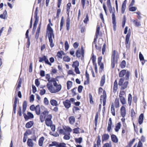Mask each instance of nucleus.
I'll return each instance as SVG.
<instances>
[{
	"label": "nucleus",
	"instance_id": "1",
	"mask_svg": "<svg viewBox=\"0 0 147 147\" xmlns=\"http://www.w3.org/2000/svg\"><path fill=\"white\" fill-rule=\"evenodd\" d=\"M119 58V55L117 52L116 55V51L114 50L112 52L111 57V67L113 69L115 66V62L117 63Z\"/></svg>",
	"mask_w": 147,
	"mask_h": 147
},
{
	"label": "nucleus",
	"instance_id": "2",
	"mask_svg": "<svg viewBox=\"0 0 147 147\" xmlns=\"http://www.w3.org/2000/svg\"><path fill=\"white\" fill-rule=\"evenodd\" d=\"M84 51L82 46L81 47V49L79 48L76 51V55L77 57L80 58L81 55V59L83 60L84 59Z\"/></svg>",
	"mask_w": 147,
	"mask_h": 147
},
{
	"label": "nucleus",
	"instance_id": "3",
	"mask_svg": "<svg viewBox=\"0 0 147 147\" xmlns=\"http://www.w3.org/2000/svg\"><path fill=\"white\" fill-rule=\"evenodd\" d=\"M38 7H37L35 9L34 13V21L33 23V28H36L38 23L39 21V17L38 16Z\"/></svg>",
	"mask_w": 147,
	"mask_h": 147
},
{
	"label": "nucleus",
	"instance_id": "4",
	"mask_svg": "<svg viewBox=\"0 0 147 147\" xmlns=\"http://www.w3.org/2000/svg\"><path fill=\"white\" fill-rule=\"evenodd\" d=\"M103 95H101L100 96V101L101 102V104L102 101V99L103 98L102 105L104 107L106 105L107 97V94L105 90H103Z\"/></svg>",
	"mask_w": 147,
	"mask_h": 147
},
{
	"label": "nucleus",
	"instance_id": "5",
	"mask_svg": "<svg viewBox=\"0 0 147 147\" xmlns=\"http://www.w3.org/2000/svg\"><path fill=\"white\" fill-rule=\"evenodd\" d=\"M54 33L53 29L50 26L49 24H48L47 26L46 30V35H48V37L49 36L50 37L52 34Z\"/></svg>",
	"mask_w": 147,
	"mask_h": 147
},
{
	"label": "nucleus",
	"instance_id": "6",
	"mask_svg": "<svg viewBox=\"0 0 147 147\" xmlns=\"http://www.w3.org/2000/svg\"><path fill=\"white\" fill-rule=\"evenodd\" d=\"M18 100V98L16 96L15 97L13 104V112L12 113V115H13V114H15L16 113L17 107V104Z\"/></svg>",
	"mask_w": 147,
	"mask_h": 147
},
{
	"label": "nucleus",
	"instance_id": "7",
	"mask_svg": "<svg viewBox=\"0 0 147 147\" xmlns=\"http://www.w3.org/2000/svg\"><path fill=\"white\" fill-rule=\"evenodd\" d=\"M47 87L50 92L52 93H54L55 88L53 87L52 83L51 82H48L47 84Z\"/></svg>",
	"mask_w": 147,
	"mask_h": 147
},
{
	"label": "nucleus",
	"instance_id": "8",
	"mask_svg": "<svg viewBox=\"0 0 147 147\" xmlns=\"http://www.w3.org/2000/svg\"><path fill=\"white\" fill-rule=\"evenodd\" d=\"M25 121H27L29 119H31L34 118L33 114L31 112L27 111V115H26L24 117Z\"/></svg>",
	"mask_w": 147,
	"mask_h": 147
},
{
	"label": "nucleus",
	"instance_id": "9",
	"mask_svg": "<svg viewBox=\"0 0 147 147\" xmlns=\"http://www.w3.org/2000/svg\"><path fill=\"white\" fill-rule=\"evenodd\" d=\"M63 103L64 106L66 109H68L71 107V104L70 103V102L68 99H66L65 101H63Z\"/></svg>",
	"mask_w": 147,
	"mask_h": 147
},
{
	"label": "nucleus",
	"instance_id": "10",
	"mask_svg": "<svg viewBox=\"0 0 147 147\" xmlns=\"http://www.w3.org/2000/svg\"><path fill=\"white\" fill-rule=\"evenodd\" d=\"M52 37L53 38H55V35L54 33L52 34L51 37L49 36L48 37V39L50 44V46L51 48H53L55 45L53 43V40L52 38Z\"/></svg>",
	"mask_w": 147,
	"mask_h": 147
},
{
	"label": "nucleus",
	"instance_id": "11",
	"mask_svg": "<svg viewBox=\"0 0 147 147\" xmlns=\"http://www.w3.org/2000/svg\"><path fill=\"white\" fill-rule=\"evenodd\" d=\"M27 101L26 100H24L22 105V113L24 117L26 115V114L25 113V112L27 108Z\"/></svg>",
	"mask_w": 147,
	"mask_h": 147
},
{
	"label": "nucleus",
	"instance_id": "12",
	"mask_svg": "<svg viewBox=\"0 0 147 147\" xmlns=\"http://www.w3.org/2000/svg\"><path fill=\"white\" fill-rule=\"evenodd\" d=\"M120 113L122 117L123 118L125 117L126 114V110L125 107L124 106H122L121 108Z\"/></svg>",
	"mask_w": 147,
	"mask_h": 147
},
{
	"label": "nucleus",
	"instance_id": "13",
	"mask_svg": "<svg viewBox=\"0 0 147 147\" xmlns=\"http://www.w3.org/2000/svg\"><path fill=\"white\" fill-rule=\"evenodd\" d=\"M69 13H67V15L66 20V30H69L70 27V19L69 17Z\"/></svg>",
	"mask_w": 147,
	"mask_h": 147
},
{
	"label": "nucleus",
	"instance_id": "14",
	"mask_svg": "<svg viewBox=\"0 0 147 147\" xmlns=\"http://www.w3.org/2000/svg\"><path fill=\"white\" fill-rule=\"evenodd\" d=\"M127 3V0H124L122 3L121 7V12L123 14L125 11L126 7V4Z\"/></svg>",
	"mask_w": 147,
	"mask_h": 147
},
{
	"label": "nucleus",
	"instance_id": "15",
	"mask_svg": "<svg viewBox=\"0 0 147 147\" xmlns=\"http://www.w3.org/2000/svg\"><path fill=\"white\" fill-rule=\"evenodd\" d=\"M48 59L47 56L45 55H43L42 57H39V61L40 62H42L44 61L45 63Z\"/></svg>",
	"mask_w": 147,
	"mask_h": 147
},
{
	"label": "nucleus",
	"instance_id": "16",
	"mask_svg": "<svg viewBox=\"0 0 147 147\" xmlns=\"http://www.w3.org/2000/svg\"><path fill=\"white\" fill-rule=\"evenodd\" d=\"M144 118V115L143 113H141L140 114L138 120V122L139 124L141 125L143 121Z\"/></svg>",
	"mask_w": 147,
	"mask_h": 147
},
{
	"label": "nucleus",
	"instance_id": "17",
	"mask_svg": "<svg viewBox=\"0 0 147 147\" xmlns=\"http://www.w3.org/2000/svg\"><path fill=\"white\" fill-rule=\"evenodd\" d=\"M111 140L113 142L115 143L118 142V139L116 135L112 134L111 135Z\"/></svg>",
	"mask_w": 147,
	"mask_h": 147
},
{
	"label": "nucleus",
	"instance_id": "18",
	"mask_svg": "<svg viewBox=\"0 0 147 147\" xmlns=\"http://www.w3.org/2000/svg\"><path fill=\"white\" fill-rule=\"evenodd\" d=\"M109 138V136L108 134H104L102 136V142L107 140Z\"/></svg>",
	"mask_w": 147,
	"mask_h": 147
},
{
	"label": "nucleus",
	"instance_id": "19",
	"mask_svg": "<svg viewBox=\"0 0 147 147\" xmlns=\"http://www.w3.org/2000/svg\"><path fill=\"white\" fill-rule=\"evenodd\" d=\"M7 12L6 9H5L3 13L0 15V18L5 20L7 19Z\"/></svg>",
	"mask_w": 147,
	"mask_h": 147
},
{
	"label": "nucleus",
	"instance_id": "20",
	"mask_svg": "<svg viewBox=\"0 0 147 147\" xmlns=\"http://www.w3.org/2000/svg\"><path fill=\"white\" fill-rule=\"evenodd\" d=\"M34 124V122L33 121H30L27 122L25 125L26 127L27 128H31Z\"/></svg>",
	"mask_w": 147,
	"mask_h": 147
},
{
	"label": "nucleus",
	"instance_id": "21",
	"mask_svg": "<svg viewBox=\"0 0 147 147\" xmlns=\"http://www.w3.org/2000/svg\"><path fill=\"white\" fill-rule=\"evenodd\" d=\"M98 112H97L96 114V115L94 119V124L95 127L94 128V130H96V129L98 123Z\"/></svg>",
	"mask_w": 147,
	"mask_h": 147
},
{
	"label": "nucleus",
	"instance_id": "22",
	"mask_svg": "<svg viewBox=\"0 0 147 147\" xmlns=\"http://www.w3.org/2000/svg\"><path fill=\"white\" fill-rule=\"evenodd\" d=\"M27 144L28 146L29 147H33L34 146V143L32 139L30 138L28 139Z\"/></svg>",
	"mask_w": 147,
	"mask_h": 147
},
{
	"label": "nucleus",
	"instance_id": "23",
	"mask_svg": "<svg viewBox=\"0 0 147 147\" xmlns=\"http://www.w3.org/2000/svg\"><path fill=\"white\" fill-rule=\"evenodd\" d=\"M58 81L59 80L57 79H56L55 78L53 77L51 78V83L52 82L53 83V85L55 87L59 85L57 82V81Z\"/></svg>",
	"mask_w": 147,
	"mask_h": 147
},
{
	"label": "nucleus",
	"instance_id": "24",
	"mask_svg": "<svg viewBox=\"0 0 147 147\" xmlns=\"http://www.w3.org/2000/svg\"><path fill=\"white\" fill-rule=\"evenodd\" d=\"M126 70H127L125 69L121 70L119 74V77L121 78L123 77L126 73Z\"/></svg>",
	"mask_w": 147,
	"mask_h": 147
},
{
	"label": "nucleus",
	"instance_id": "25",
	"mask_svg": "<svg viewBox=\"0 0 147 147\" xmlns=\"http://www.w3.org/2000/svg\"><path fill=\"white\" fill-rule=\"evenodd\" d=\"M121 126V124L120 122H119L117 124L115 128V130L116 132H118L119 131L120 129Z\"/></svg>",
	"mask_w": 147,
	"mask_h": 147
},
{
	"label": "nucleus",
	"instance_id": "26",
	"mask_svg": "<svg viewBox=\"0 0 147 147\" xmlns=\"http://www.w3.org/2000/svg\"><path fill=\"white\" fill-rule=\"evenodd\" d=\"M118 88V84L117 80L116 79L114 82L113 87V91L114 92H115Z\"/></svg>",
	"mask_w": 147,
	"mask_h": 147
},
{
	"label": "nucleus",
	"instance_id": "27",
	"mask_svg": "<svg viewBox=\"0 0 147 147\" xmlns=\"http://www.w3.org/2000/svg\"><path fill=\"white\" fill-rule=\"evenodd\" d=\"M105 75H104L101 77V80L100 81V86L102 87L104 86L105 83Z\"/></svg>",
	"mask_w": 147,
	"mask_h": 147
},
{
	"label": "nucleus",
	"instance_id": "28",
	"mask_svg": "<svg viewBox=\"0 0 147 147\" xmlns=\"http://www.w3.org/2000/svg\"><path fill=\"white\" fill-rule=\"evenodd\" d=\"M59 142L56 141H52L51 144H49V147H52L53 146H55L56 147H58L59 144Z\"/></svg>",
	"mask_w": 147,
	"mask_h": 147
},
{
	"label": "nucleus",
	"instance_id": "29",
	"mask_svg": "<svg viewBox=\"0 0 147 147\" xmlns=\"http://www.w3.org/2000/svg\"><path fill=\"white\" fill-rule=\"evenodd\" d=\"M50 103L51 105L53 106H57L58 105L57 101L55 99H51Z\"/></svg>",
	"mask_w": 147,
	"mask_h": 147
},
{
	"label": "nucleus",
	"instance_id": "30",
	"mask_svg": "<svg viewBox=\"0 0 147 147\" xmlns=\"http://www.w3.org/2000/svg\"><path fill=\"white\" fill-rule=\"evenodd\" d=\"M56 89L54 90V93H56L59 92L61 90L62 86L61 84H59L57 86L55 87Z\"/></svg>",
	"mask_w": 147,
	"mask_h": 147
},
{
	"label": "nucleus",
	"instance_id": "31",
	"mask_svg": "<svg viewBox=\"0 0 147 147\" xmlns=\"http://www.w3.org/2000/svg\"><path fill=\"white\" fill-rule=\"evenodd\" d=\"M45 138L43 136H42L38 140V145L40 146H42L43 145V141L44 140Z\"/></svg>",
	"mask_w": 147,
	"mask_h": 147
},
{
	"label": "nucleus",
	"instance_id": "32",
	"mask_svg": "<svg viewBox=\"0 0 147 147\" xmlns=\"http://www.w3.org/2000/svg\"><path fill=\"white\" fill-rule=\"evenodd\" d=\"M69 121L70 124H73L75 121V117L73 116H70L69 118Z\"/></svg>",
	"mask_w": 147,
	"mask_h": 147
},
{
	"label": "nucleus",
	"instance_id": "33",
	"mask_svg": "<svg viewBox=\"0 0 147 147\" xmlns=\"http://www.w3.org/2000/svg\"><path fill=\"white\" fill-rule=\"evenodd\" d=\"M111 111L112 115L113 116H115V109L114 103L112 102L111 105Z\"/></svg>",
	"mask_w": 147,
	"mask_h": 147
},
{
	"label": "nucleus",
	"instance_id": "34",
	"mask_svg": "<svg viewBox=\"0 0 147 147\" xmlns=\"http://www.w3.org/2000/svg\"><path fill=\"white\" fill-rule=\"evenodd\" d=\"M65 131L67 133H69L71 132L72 129L69 126H65V127H63Z\"/></svg>",
	"mask_w": 147,
	"mask_h": 147
},
{
	"label": "nucleus",
	"instance_id": "35",
	"mask_svg": "<svg viewBox=\"0 0 147 147\" xmlns=\"http://www.w3.org/2000/svg\"><path fill=\"white\" fill-rule=\"evenodd\" d=\"M79 65V62L78 60H76L74 61L72 65V67L74 68H78Z\"/></svg>",
	"mask_w": 147,
	"mask_h": 147
},
{
	"label": "nucleus",
	"instance_id": "36",
	"mask_svg": "<svg viewBox=\"0 0 147 147\" xmlns=\"http://www.w3.org/2000/svg\"><path fill=\"white\" fill-rule=\"evenodd\" d=\"M129 38H125V43L126 45V47L127 49H129L130 47V42L129 43Z\"/></svg>",
	"mask_w": 147,
	"mask_h": 147
},
{
	"label": "nucleus",
	"instance_id": "37",
	"mask_svg": "<svg viewBox=\"0 0 147 147\" xmlns=\"http://www.w3.org/2000/svg\"><path fill=\"white\" fill-rule=\"evenodd\" d=\"M73 82L72 81L68 80L67 82V89L69 90L70 89L72 85Z\"/></svg>",
	"mask_w": 147,
	"mask_h": 147
},
{
	"label": "nucleus",
	"instance_id": "38",
	"mask_svg": "<svg viewBox=\"0 0 147 147\" xmlns=\"http://www.w3.org/2000/svg\"><path fill=\"white\" fill-rule=\"evenodd\" d=\"M74 140L76 142L80 144L82 142L83 138L82 137H80L78 138H76Z\"/></svg>",
	"mask_w": 147,
	"mask_h": 147
},
{
	"label": "nucleus",
	"instance_id": "39",
	"mask_svg": "<svg viewBox=\"0 0 147 147\" xmlns=\"http://www.w3.org/2000/svg\"><path fill=\"white\" fill-rule=\"evenodd\" d=\"M135 140V139L134 138H133L129 142L127 145L125 147H131Z\"/></svg>",
	"mask_w": 147,
	"mask_h": 147
},
{
	"label": "nucleus",
	"instance_id": "40",
	"mask_svg": "<svg viewBox=\"0 0 147 147\" xmlns=\"http://www.w3.org/2000/svg\"><path fill=\"white\" fill-rule=\"evenodd\" d=\"M64 136L63 137L64 139L65 140H69L70 138V133H64Z\"/></svg>",
	"mask_w": 147,
	"mask_h": 147
},
{
	"label": "nucleus",
	"instance_id": "41",
	"mask_svg": "<svg viewBox=\"0 0 147 147\" xmlns=\"http://www.w3.org/2000/svg\"><path fill=\"white\" fill-rule=\"evenodd\" d=\"M115 105L116 108H118L119 107V98H116L115 99Z\"/></svg>",
	"mask_w": 147,
	"mask_h": 147
},
{
	"label": "nucleus",
	"instance_id": "42",
	"mask_svg": "<svg viewBox=\"0 0 147 147\" xmlns=\"http://www.w3.org/2000/svg\"><path fill=\"white\" fill-rule=\"evenodd\" d=\"M112 22L113 24V29L114 31L116 30V18L112 19Z\"/></svg>",
	"mask_w": 147,
	"mask_h": 147
},
{
	"label": "nucleus",
	"instance_id": "43",
	"mask_svg": "<svg viewBox=\"0 0 147 147\" xmlns=\"http://www.w3.org/2000/svg\"><path fill=\"white\" fill-rule=\"evenodd\" d=\"M37 109V111L36 110V113L37 115H39L40 114V105L38 104L36 106Z\"/></svg>",
	"mask_w": 147,
	"mask_h": 147
},
{
	"label": "nucleus",
	"instance_id": "44",
	"mask_svg": "<svg viewBox=\"0 0 147 147\" xmlns=\"http://www.w3.org/2000/svg\"><path fill=\"white\" fill-rule=\"evenodd\" d=\"M97 138L96 143L97 147H99V146L100 145V142H101L100 136L98 135L97 137Z\"/></svg>",
	"mask_w": 147,
	"mask_h": 147
},
{
	"label": "nucleus",
	"instance_id": "45",
	"mask_svg": "<svg viewBox=\"0 0 147 147\" xmlns=\"http://www.w3.org/2000/svg\"><path fill=\"white\" fill-rule=\"evenodd\" d=\"M120 65L121 68H124L125 67L126 65V62L125 60H123L120 63Z\"/></svg>",
	"mask_w": 147,
	"mask_h": 147
},
{
	"label": "nucleus",
	"instance_id": "46",
	"mask_svg": "<svg viewBox=\"0 0 147 147\" xmlns=\"http://www.w3.org/2000/svg\"><path fill=\"white\" fill-rule=\"evenodd\" d=\"M137 7H136L129 5V11L134 12L135 11Z\"/></svg>",
	"mask_w": 147,
	"mask_h": 147
},
{
	"label": "nucleus",
	"instance_id": "47",
	"mask_svg": "<svg viewBox=\"0 0 147 147\" xmlns=\"http://www.w3.org/2000/svg\"><path fill=\"white\" fill-rule=\"evenodd\" d=\"M119 98L120 101L122 105H124L126 104V101L124 97H119Z\"/></svg>",
	"mask_w": 147,
	"mask_h": 147
},
{
	"label": "nucleus",
	"instance_id": "48",
	"mask_svg": "<svg viewBox=\"0 0 147 147\" xmlns=\"http://www.w3.org/2000/svg\"><path fill=\"white\" fill-rule=\"evenodd\" d=\"M130 74V72L129 71L126 70V73L125 74V79L126 80H129V76Z\"/></svg>",
	"mask_w": 147,
	"mask_h": 147
},
{
	"label": "nucleus",
	"instance_id": "49",
	"mask_svg": "<svg viewBox=\"0 0 147 147\" xmlns=\"http://www.w3.org/2000/svg\"><path fill=\"white\" fill-rule=\"evenodd\" d=\"M63 60L65 62H69L70 61L71 58L67 55H65L63 56Z\"/></svg>",
	"mask_w": 147,
	"mask_h": 147
},
{
	"label": "nucleus",
	"instance_id": "50",
	"mask_svg": "<svg viewBox=\"0 0 147 147\" xmlns=\"http://www.w3.org/2000/svg\"><path fill=\"white\" fill-rule=\"evenodd\" d=\"M125 79V78L124 77L121 78L120 79L118 82V85L119 86H122L123 85V84L124 81Z\"/></svg>",
	"mask_w": 147,
	"mask_h": 147
},
{
	"label": "nucleus",
	"instance_id": "51",
	"mask_svg": "<svg viewBox=\"0 0 147 147\" xmlns=\"http://www.w3.org/2000/svg\"><path fill=\"white\" fill-rule=\"evenodd\" d=\"M126 21V16L125 15L123 16V20L122 22V26L123 28H124L125 26Z\"/></svg>",
	"mask_w": 147,
	"mask_h": 147
},
{
	"label": "nucleus",
	"instance_id": "52",
	"mask_svg": "<svg viewBox=\"0 0 147 147\" xmlns=\"http://www.w3.org/2000/svg\"><path fill=\"white\" fill-rule=\"evenodd\" d=\"M45 123L47 126L50 127L53 124L52 121L45 120Z\"/></svg>",
	"mask_w": 147,
	"mask_h": 147
},
{
	"label": "nucleus",
	"instance_id": "53",
	"mask_svg": "<svg viewBox=\"0 0 147 147\" xmlns=\"http://www.w3.org/2000/svg\"><path fill=\"white\" fill-rule=\"evenodd\" d=\"M30 109L31 111H35V112L36 110L37 111V110L36 107H35L34 105V104L30 106Z\"/></svg>",
	"mask_w": 147,
	"mask_h": 147
},
{
	"label": "nucleus",
	"instance_id": "54",
	"mask_svg": "<svg viewBox=\"0 0 147 147\" xmlns=\"http://www.w3.org/2000/svg\"><path fill=\"white\" fill-rule=\"evenodd\" d=\"M89 102L91 104H94V101L93 100V98L92 95L91 94V93H90L89 94Z\"/></svg>",
	"mask_w": 147,
	"mask_h": 147
},
{
	"label": "nucleus",
	"instance_id": "55",
	"mask_svg": "<svg viewBox=\"0 0 147 147\" xmlns=\"http://www.w3.org/2000/svg\"><path fill=\"white\" fill-rule=\"evenodd\" d=\"M27 39V42L26 44V47L28 48H29L30 47V37H25Z\"/></svg>",
	"mask_w": 147,
	"mask_h": 147
},
{
	"label": "nucleus",
	"instance_id": "56",
	"mask_svg": "<svg viewBox=\"0 0 147 147\" xmlns=\"http://www.w3.org/2000/svg\"><path fill=\"white\" fill-rule=\"evenodd\" d=\"M138 20L136 19L134 20L133 21V22L134 23L135 26L137 27H138L141 26L140 22H138Z\"/></svg>",
	"mask_w": 147,
	"mask_h": 147
},
{
	"label": "nucleus",
	"instance_id": "57",
	"mask_svg": "<svg viewBox=\"0 0 147 147\" xmlns=\"http://www.w3.org/2000/svg\"><path fill=\"white\" fill-rule=\"evenodd\" d=\"M89 16L88 14L87 13L86 14V17L83 20L85 24H87L88 22L89 21Z\"/></svg>",
	"mask_w": 147,
	"mask_h": 147
},
{
	"label": "nucleus",
	"instance_id": "58",
	"mask_svg": "<svg viewBox=\"0 0 147 147\" xmlns=\"http://www.w3.org/2000/svg\"><path fill=\"white\" fill-rule=\"evenodd\" d=\"M32 134V131L30 129H27L26 130L25 132L24 133V135L25 134L26 136H28V135H30Z\"/></svg>",
	"mask_w": 147,
	"mask_h": 147
},
{
	"label": "nucleus",
	"instance_id": "59",
	"mask_svg": "<svg viewBox=\"0 0 147 147\" xmlns=\"http://www.w3.org/2000/svg\"><path fill=\"white\" fill-rule=\"evenodd\" d=\"M64 46L65 51L68 50L69 47V45L67 41V40L65 41V42Z\"/></svg>",
	"mask_w": 147,
	"mask_h": 147
},
{
	"label": "nucleus",
	"instance_id": "60",
	"mask_svg": "<svg viewBox=\"0 0 147 147\" xmlns=\"http://www.w3.org/2000/svg\"><path fill=\"white\" fill-rule=\"evenodd\" d=\"M79 128L77 127V128H75L73 129V134H78L80 133L79 131Z\"/></svg>",
	"mask_w": 147,
	"mask_h": 147
},
{
	"label": "nucleus",
	"instance_id": "61",
	"mask_svg": "<svg viewBox=\"0 0 147 147\" xmlns=\"http://www.w3.org/2000/svg\"><path fill=\"white\" fill-rule=\"evenodd\" d=\"M139 57L140 61H142L144 60V57L141 52H140L139 53Z\"/></svg>",
	"mask_w": 147,
	"mask_h": 147
},
{
	"label": "nucleus",
	"instance_id": "62",
	"mask_svg": "<svg viewBox=\"0 0 147 147\" xmlns=\"http://www.w3.org/2000/svg\"><path fill=\"white\" fill-rule=\"evenodd\" d=\"M80 110V109L78 107L76 106H74L72 110L73 112L74 113H75V111H79Z\"/></svg>",
	"mask_w": 147,
	"mask_h": 147
},
{
	"label": "nucleus",
	"instance_id": "63",
	"mask_svg": "<svg viewBox=\"0 0 147 147\" xmlns=\"http://www.w3.org/2000/svg\"><path fill=\"white\" fill-rule=\"evenodd\" d=\"M45 78L47 80L48 82H50L51 80V78L50 77V76L49 74L46 75Z\"/></svg>",
	"mask_w": 147,
	"mask_h": 147
},
{
	"label": "nucleus",
	"instance_id": "64",
	"mask_svg": "<svg viewBox=\"0 0 147 147\" xmlns=\"http://www.w3.org/2000/svg\"><path fill=\"white\" fill-rule=\"evenodd\" d=\"M58 147H67L66 144L64 142L59 143Z\"/></svg>",
	"mask_w": 147,
	"mask_h": 147
}]
</instances>
